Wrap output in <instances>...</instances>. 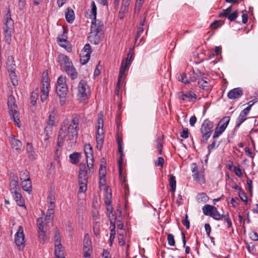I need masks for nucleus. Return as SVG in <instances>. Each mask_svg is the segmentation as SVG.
I'll list each match as a JSON object with an SVG mask.
<instances>
[{"instance_id": "1", "label": "nucleus", "mask_w": 258, "mask_h": 258, "mask_svg": "<svg viewBox=\"0 0 258 258\" xmlns=\"http://www.w3.org/2000/svg\"><path fill=\"white\" fill-rule=\"evenodd\" d=\"M80 118L79 114H75L72 116L71 122L67 128V134L62 127L61 128L57 138V146L58 147L60 148L62 146L66 137L68 138L67 141L69 146L72 147L75 145L78 136Z\"/></svg>"}, {"instance_id": "2", "label": "nucleus", "mask_w": 258, "mask_h": 258, "mask_svg": "<svg viewBox=\"0 0 258 258\" xmlns=\"http://www.w3.org/2000/svg\"><path fill=\"white\" fill-rule=\"evenodd\" d=\"M57 61L61 68L70 77L72 80L78 77V72L69 57L63 54L58 55Z\"/></svg>"}, {"instance_id": "3", "label": "nucleus", "mask_w": 258, "mask_h": 258, "mask_svg": "<svg viewBox=\"0 0 258 258\" xmlns=\"http://www.w3.org/2000/svg\"><path fill=\"white\" fill-rule=\"evenodd\" d=\"M103 23L98 21V23L92 22L90 32L88 36V41L94 44L100 43L103 37Z\"/></svg>"}, {"instance_id": "4", "label": "nucleus", "mask_w": 258, "mask_h": 258, "mask_svg": "<svg viewBox=\"0 0 258 258\" xmlns=\"http://www.w3.org/2000/svg\"><path fill=\"white\" fill-rule=\"evenodd\" d=\"M66 77L60 76L58 77L56 85V93L59 98L60 104L62 106L66 101L68 92Z\"/></svg>"}, {"instance_id": "5", "label": "nucleus", "mask_w": 258, "mask_h": 258, "mask_svg": "<svg viewBox=\"0 0 258 258\" xmlns=\"http://www.w3.org/2000/svg\"><path fill=\"white\" fill-rule=\"evenodd\" d=\"M5 18L4 33L5 41L10 44L11 41L12 35L14 32V22L11 18V14L10 10H8V13L5 15Z\"/></svg>"}, {"instance_id": "6", "label": "nucleus", "mask_w": 258, "mask_h": 258, "mask_svg": "<svg viewBox=\"0 0 258 258\" xmlns=\"http://www.w3.org/2000/svg\"><path fill=\"white\" fill-rule=\"evenodd\" d=\"M8 106L11 119L14 122L15 125L20 127L19 112L17 111L18 107L15 104V98L12 95L8 97Z\"/></svg>"}, {"instance_id": "7", "label": "nucleus", "mask_w": 258, "mask_h": 258, "mask_svg": "<svg viewBox=\"0 0 258 258\" xmlns=\"http://www.w3.org/2000/svg\"><path fill=\"white\" fill-rule=\"evenodd\" d=\"M117 146H118V151L119 154V159L118 160V169H119V173L120 177L121 175V166L123 163V157H124V154L123 152V141H122V138L120 135H117ZM121 183L124 184V188L127 187V185L125 183V178L124 177H121Z\"/></svg>"}, {"instance_id": "8", "label": "nucleus", "mask_w": 258, "mask_h": 258, "mask_svg": "<svg viewBox=\"0 0 258 258\" xmlns=\"http://www.w3.org/2000/svg\"><path fill=\"white\" fill-rule=\"evenodd\" d=\"M78 98L82 101L88 99L90 95V89L86 81L81 80L77 87Z\"/></svg>"}, {"instance_id": "9", "label": "nucleus", "mask_w": 258, "mask_h": 258, "mask_svg": "<svg viewBox=\"0 0 258 258\" xmlns=\"http://www.w3.org/2000/svg\"><path fill=\"white\" fill-rule=\"evenodd\" d=\"M50 83L49 78L47 74L43 76L41 81V86L40 87L41 96L40 99L42 102H44L47 99L49 91Z\"/></svg>"}, {"instance_id": "10", "label": "nucleus", "mask_w": 258, "mask_h": 258, "mask_svg": "<svg viewBox=\"0 0 258 258\" xmlns=\"http://www.w3.org/2000/svg\"><path fill=\"white\" fill-rule=\"evenodd\" d=\"M132 58V54H131V52H130L127 54V57L125 60H123L121 63V66L119 71V74L118 78V81L116 85V88L115 90V93L117 95L118 94L119 89L120 87V80L122 78L123 75L125 74L126 70L127 69L129 65L131 63Z\"/></svg>"}, {"instance_id": "11", "label": "nucleus", "mask_w": 258, "mask_h": 258, "mask_svg": "<svg viewBox=\"0 0 258 258\" xmlns=\"http://www.w3.org/2000/svg\"><path fill=\"white\" fill-rule=\"evenodd\" d=\"M213 123L208 119L204 120L201 127V133L202 137L206 142L211 137L212 133Z\"/></svg>"}, {"instance_id": "12", "label": "nucleus", "mask_w": 258, "mask_h": 258, "mask_svg": "<svg viewBox=\"0 0 258 258\" xmlns=\"http://www.w3.org/2000/svg\"><path fill=\"white\" fill-rule=\"evenodd\" d=\"M15 242L19 250H23L25 247V235L23 227H19L18 230L15 235Z\"/></svg>"}, {"instance_id": "13", "label": "nucleus", "mask_w": 258, "mask_h": 258, "mask_svg": "<svg viewBox=\"0 0 258 258\" xmlns=\"http://www.w3.org/2000/svg\"><path fill=\"white\" fill-rule=\"evenodd\" d=\"M210 217H212L213 219L216 220L224 219V221L227 224L228 228H231L232 226V222L228 212L226 215L220 214L217 210V209L215 207Z\"/></svg>"}, {"instance_id": "14", "label": "nucleus", "mask_w": 258, "mask_h": 258, "mask_svg": "<svg viewBox=\"0 0 258 258\" xmlns=\"http://www.w3.org/2000/svg\"><path fill=\"white\" fill-rule=\"evenodd\" d=\"M232 6L229 7L226 9L223 10L219 14V17L227 18L229 21H233L238 17L237 11L232 12Z\"/></svg>"}, {"instance_id": "15", "label": "nucleus", "mask_w": 258, "mask_h": 258, "mask_svg": "<svg viewBox=\"0 0 258 258\" xmlns=\"http://www.w3.org/2000/svg\"><path fill=\"white\" fill-rule=\"evenodd\" d=\"M256 101H253L248 107H247L240 112L236 121V127H239L241 124L246 119V116L248 114L251 106L254 104V103Z\"/></svg>"}, {"instance_id": "16", "label": "nucleus", "mask_w": 258, "mask_h": 258, "mask_svg": "<svg viewBox=\"0 0 258 258\" xmlns=\"http://www.w3.org/2000/svg\"><path fill=\"white\" fill-rule=\"evenodd\" d=\"M88 179L86 165L81 163L79 165L78 182L88 183Z\"/></svg>"}, {"instance_id": "17", "label": "nucleus", "mask_w": 258, "mask_h": 258, "mask_svg": "<svg viewBox=\"0 0 258 258\" xmlns=\"http://www.w3.org/2000/svg\"><path fill=\"white\" fill-rule=\"evenodd\" d=\"M20 191L21 190H18L11 193L17 205L26 209V207L25 204V200L22 197Z\"/></svg>"}, {"instance_id": "18", "label": "nucleus", "mask_w": 258, "mask_h": 258, "mask_svg": "<svg viewBox=\"0 0 258 258\" xmlns=\"http://www.w3.org/2000/svg\"><path fill=\"white\" fill-rule=\"evenodd\" d=\"M67 31L66 30H63V33L61 35V37H58L57 38V41L58 44L62 47L64 48L68 51L71 49V48L68 47L69 45V42L67 40V36L66 35Z\"/></svg>"}, {"instance_id": "19", "label": "nucleus", "mask_w": 258, "mask_h": 258, "mask_svg": "<svg viewBox=\"0 0 258 258\" xmlns=\"http://www.w3.org/2000/svg\"><path fill=\"white\" fill-rule=\"evenodd\" d=\"M243 94V90L241 88H236L231 90L227 94L230 99H238Z\"/></svg>"}, {"instance_id": "20", "label": "nucleus", "mask_w": 258, "mask_h": 258, "mask_svg": "<svg viewBox=\"0 0 258 258\" xmlns=\"http://www.w3.org/2000/svg\"><path fill=\"white\" fill-rule=\"evenodd\" d=\"M40 225V230H38V240L42 244H45L49 239V235L46 233V231L42 230V227Z\"/></svg>"}, {"instance_id": "21", "label": "nucleus", "mask_w": 258, "mask_h": 258, "mask_svg": "<svg viewBox=\"0 0 258 258\" xmlns=\"http://www.w3.org/2000/svg\"><path fill=\"white\" fill-rule=\"evenodd\" d=\"M10 191L11 192H14L15 191L21 190L18 181V178L16 176H13L10 182Z\"/></svg>"}, {"instance_id": "22", "label": "nucleus", "mask_w": 258, "mask_h": 258, "mask_svg": "<svg viewBox=\"0 0 258 258\" xmlns=\"http://www.w3.org/2000/svg\"><path fill=\"white\" fill-rule=\"evenodd\" d=\"M103 114L99 113L97 120V125L96 126L97 131L96 135L104 136L103 130Z\"/></svg>"}, {"instance_id": "23", "label": "nucleus", "mask_w": 258, "mask_h": 258, "mask_svg": "<svg viewBox=\"0 0 258 258\" xmlns=\"http://www.w3.org/2000/svg\"><path fill=\"white\" fill-rule=\"evenodd\" d=\"M205 78L203 77L202 79H198V85L200 88L204 90L207 91H211L212 89L211 85L208 81L204 79Z\"/></svg>"}, {"instance_id": "24", "label": "nucleus", "mask_w": 258, "mask_h": 258, "mask_svg": "<svg viewBox=\"0 0 258 258\" xmlns=\"http://www.w3.org/2000/svg\"><path fill=\"white\" fill-rule=\"evenodd\" d=\"M46 219H43L42 217L38 218L37 220V225L38 228V230H40V225H41V227H42V230L43 231H47L48 230L50 226H52L50 224H46Z\"/></svg>"}, {"instance_id": "25", "label": "nucleus", "mask_w": 258, "mask_h": 258, "mask_svg": "<svg viewBox=\"0 0 258 258\" xmlns=\"http://www.w3.org/2000/svg\"><path fill=\"white\" fill-rule=\"evenodd\" d=\"M54 254L56 258H65L63 247L61 243L55 244Z\"/></svg>"}, {"instance_id": "26", "label": "nucleus", "mask_w": 258, "mask_h": 258, "mask_svg": "<svg viewBox=\"0 0 258 258\" xmlns=\"http://www.w3.org/2000/svg\"><path fill=\"white\" fill-rule=\"evenodd\" d=\"M10 144L13 148H15L17 150H20L22 146L21 142L18 139H16L15 136L13 135L10 139Z\"/></svg>"}, {"instance_id": "27", "label": "nucleus", "mask_w": 258, "mask_h": 258, "mask_svg": "<svg viewBox=\"0 0 258 258\" xmlns=\"http://www.w3.org/2000/svg\"><path fill=\"white\" fill-rule=\"evenodd\" d=\"M7 68L8 72L16 70V64L14 57L12 56H9L8 57L7 61Z\"/></svg>"}, {"instance_id": "28", "label": "nucleus", "mask_w": 258, "mask_h": 258, "mask_svg": "<svg viewBox=\"0 0 258 258\" xmlns=\"http://www.w3.org/2000/svg\"><path fill=\"white\" fill-rule=\"evenodd\" d=\"M21 186L25 191L29 193L31 191L32 188L30 178L21 181Z\"/></svg>"}, {"instance_id": "29", "label": "nucleus", "mask_w": 258, "mask_h": 258, "mask_svg": "<svg viewBox=\"0 0 258 258\" xmlns=\"http://www.w3.org/2000/svg\"><path fill=\"white\" fill-rule=\"evenodd\" d=\"M54 213V209H48L47 214L45 217L46 220V224H50L51 225H53V215Z\"/></svg>"}, {"instance_id": "30", "label": "nucleus", "mask_w": 258, "mask_h": 258, "mask_svg": "<svg viewBox=\"0 0 258 258\" xmlns=\"http://www.w3.org/2000/svg\"><path fill=\"white\" fill-rule=\"evenodd\" d=\"M215 208L213 206L206 204L202 208L203 212L205 215L211 216Z\"/></svg>"}, {"instance_id": "31", "label": "nucleus", "mask_w": 258, "mask_h": 258, "mask_svg": "<svg viewBox=\"0 0 258 258\" xmlns=\"http://www.w3.org/2000/svg\"><path fill=\"white\" fill-rule=\"evenodd\" d=\"M169 184L171 187V191L172 193L175 192L176 187V181L175 176L173 174L169 175Z\"/></svg>"}, {"instance_id": "32", "label": "nucleus", "mask_w": 258, "mask_h": 258, "mask_svg": "<svg viewBox=\"0 0 258 258\" xmlns=\"http://www.w3.org/2000/svg\"><path fill=\"white\" fill-rule=\"evenodd\" d=\"M66 19L68 22L72 23L75 19L74 11L72 9L68 8L67 12L66 13Z\"/></svg>"}, {"instance_id": "33", "label": "nucleus", "mask_w": 258, "mask_h": 258, "mask_svg": "<svg viewBox=\"0 0 258 258\" xmlns=\"http://www.w3.org/2000/svg\"><path fill=\"white\" fill-rule=\"evenodd\" d=\"M71 162L74 164H76L79 162V159L81 157V154L80 153L74 152L70 155Z\"/></svg>"}, {"instance_id": "34", "label": "nucleus", "mask_w": 258, "mask_h": 258, "mask_svg": "<svg viewBox=\"0 0 258 258\" xmlns=\"http://www.w3.org/2000/svg\"><path fill=\"white\" fill-rule=\"evenodd\" d=\"M164 135H162L161 137H159L156 140V148L158 151L159 154L161 155L162 154V149L163 144Z\"/></svg>"}, {"instance_id": "35", "label": "nucleus", "mask_w": 258, "mask_h": 258, "mask_svg": "<svg viewBox=\"0 0 258 258\" xmlns=\"http://www.w3.org/2000/svg\"><path fill=\"white\" fill-rule=\"evenodd\" d=\"M104 136L96 135V140L97 146L96 148L99 150H101L103 147L104 143Z\"/></svg>"}, {"instance_id": "36", "label": "nucleus", "mask_w": 258, "mask_h": 258, "mask_svg": "<svg viewBox=\"0 0 258 258\" xmlns=\"http://www.w3.org/2000/svg\"><path fill=\"white\" fill-rule=\"evenodd\" d=\"M26 150L28 154L29 158L31 159H34L35 151H34L33 147L31 143H27Z\"/></svg>"}, {"instance_id": "37", "label": "nucleus", "mask_w": 258, "mask_h": 258, "mask_svg": "<svg viewBox=\"0 0 258 258\" xmlns=\"http://www.w3.org/2000/svg\"><path fill=\"white\" fill-rule=\"evenodd\" d=\"M225 128L223 126L219 125L218 126V124L216 126L215 132L214 133V135L213 136V139H216L218 138L219 136H220L223 132L225 131Z\"/></svg>"}, {"instance_id": "38", "label": "nucleus", "mask_w": 258, "mask_h": 258, "mask_svg": "<svg viewBox=\"0 0 258 258\" xmlns=\"http://www.w3.org/2000/svg\"><path fill=\"white\" fill-rule=\"evenodd\" d=\"M85 151L87 158L89 157L91 158V160H93V148L90 144L86 145L85 146Z\"/></svg>"}, {"instance_id": "39", "label": "nucleus", "mask_w": 258, "mask_h": 258, "mask_svg": "<svg viewBox=\"0 0 258 258\" xmlns=\"http://www.w3.org/2000/svg\"><path fill=\"white\" fill-rule=\"evenodd\" d=\"M224 24V21L223 20H215L210 24V28L212 29L215 30L220 28Z\"/></svg>"}, {"instance_id": "40", "label": "nucleus", "mask_w": 258, "mask_h": 258, "mask_svg": "<svg viewBox=\"0 0 258 258\" xmlns=\"http://www.w3.org/2000/svg\"><path fill=\"white\" fill-rule=\"evenodd\" d=\"M90 55L89 53H81L80 61L82 64H86L89 61Z\"/></svg>"}, {"instance_id": "41", "label": "nucleus", "mask_w": 258, "mask_h": 258, "mask_svg": "<svg viewBox=\"0 0 258 258\" xmlns=\"http://www.w3.org/2000/svg\"><path fill=\"white\" fill-rule=\"evenodd\" d=\"M91 13L93 16V20L92 22H95L96 23H98L99 21L96 19L97 7L94 1L91 2Z\"/></svg>"}, {"instance_id": "42", "label": "nucleus", "mask_w": 258, "mask_h": 258, "mask_svg": "<svg viewBox=\"0 0 258 258\" xmlns=\"http://www.w3.org/2000/svg\"><path fill=\"white\" fill-rule=\"evenodd\" d=\"M230 120V117L229 116H226L223 117L219 122L218 126H223L225 128L227 127Z\"/></svg>"}, {"instance_id": "43", "label": "nucleus", "mask_w": 258, "mask_h": 258, "mask_svg": "<svg viewBox=\"0 0 258 258\" xmlns=\"http://www.w3.org/2000/svg\"><path fill=\"white\" fill-rule=\"evenodd\" d=\"M10 73V77L12 81V83L14 86H17L18 84V81L17 80V77L15 73V71L9 72Z\"/></svg>"}, {"instance_id": "44", "label": "nucleus", "mask_w": 258, "mask_h": 258, "mask_svg": "<svg viewBox=\"0 0 258 258\" xmlns=\"http://www.w3.org/2000/svg\"><path fill=\"white\" fill-rule=\"evenodd\" d=\"M100 224L99 221H95L93 223V230L94 234L98 236L100 235Z\"/></svg>"}, {"instance_id": "45", "label": "nucleus", "mask_w": 258, "mask_h": 258, "mask_svg": "<svg viewBox=\"0 0 258 258\" xmlns=\"http://www.w3.org/2000/svg\"><path fill=\"white\" fill-rule=\"evenodd\" d=\"M194 179L200 183L204 182V176L200 174L199 172L195 173L192 175Z\"/></svg>"}, {"instance_id": "46", "label": "nucleus", "mask_w": 258, "mask_h": 258, "mask_svg": "<svg viewBox=\"0 0 258 258\" xmlns=\"http://www.w3.org/2000/svg\"><path fill=\"white\" fill-rule=\"evenodd\" d=\"M209 200V197L204 192L200 193L198 195V200L199 202H207Z\"/></svg>"}, {"instance_id": "47", "label": "nucleus", "mask_w": 258, "mask_h": 258, "mask_svg": "<svg viewBox=\"0 0 258 258\" xmlns=\"http://www.w3.org/2000/svg\"><path fill=\"white\" fill-rule=\"evenodd\" d=\"M185 95L186 96V98H188L189 101H192L194 99L196 100L198 97L197 94L191 90L188 91L185 93Z\"/></svg>"}, {"instance_id": "48", "label": "nucleus", "mask_w": 258, "mask_h": 258, "mask_svg": "<svg viewBox=\"0 0 258 258\" xmlns=\"http://www.w3.org/2000/svg\"><path fill=\"white\" fill-rule=\"evenodd\" d=\"M20 178L21 181L29 179V172L26 170L21 171L20 173Z\"/></svg>"}, {"instance_id": "49", "label": "nucleus", "mask_w": 258, "mask_h": 258, "mask_svg": "<svg viewBox=\"0 0 258 258\" xmlns=\"http://www.w3.org/2000/svg\"><path fill=\"white\" fill-rule=\"evenodd\" d=\"M54 244L61 243V237L59 230L56 228L55 231V235L54 237Z\"/></svg>"}, {"instance_id": "50", "label": "nucleus", "mask_w": 258, "mask_h": 258, "mask_svg": "<svg viewBox=\"0 0 258 258\" xmlns=\"http://www.w3.org/2000/svg\"><path fill=\"white\" fill-rule=\"evenodd\" d=\"M79 184V192H85L87 190V183L78 182Z\"/></svg>"}, {"instance_id": "51", "label": "nucleus", "mask_w": 258, "mask_h": 258, "mask_svg": "<svg viewBox=\"0 0 258 258\" xmlns=\"http://www.w3.org/2000/svg\"><path fill=\"white\" fill-rule=\"evenodd\" d=\"M205 230L206 231V234L207 235V236L211 239L212 241H213V240H214V238L213 237H211L210 236V233L211 231V227L210 224L208 223L205 224Z\"/></svg>"}, {"instance_id": "52", "label": "nucleus", "mask_w": 258, "mask_h": 258, "mask_svg": "<svg viewBox=\"0 0 258 258\" xmlns=\"http://www.w3.org/2000/svg\"><path fill=\"white\" fill-rule=\"evenodd\" d=\"M168 243L170 246H174L175 244L174 236L172 234L167 235Z\"/></svg>"}, {"instance_id": "53", "label": "nucleus", "mask_w": 258, "mask_h": 258, "mask_svg": "<svg viewBox=\"0 0 258 258\" xmlns=\"http://www.w3.org/2000/svg\"><path fill=\"white\" fill-rule=\"evenodd\" d=\"M180 78H178V80L185 84H189L188 80L186 78L187 76L185 73H182L180 75Z\"/></svg>"}, {"instance_id": "54", "label": "nucleus", "mask_w": 258, "mask_h": 258, "mask_svg": "<svg viewBox=\"0 0 258 258\" xmlns=\"http://www.w3.org/2000/svg\"><path fill=\"white\" fill-rule=\"evenodd\" d=\"M164 163V159L162 157H159L158 158L157 161L155 162V165L156 167H163V164Z\"/></svg>"}, {"instance_id": "55", "label": "nucleus", "mask_w": 258, "mask_h": 258, "mask_svg": "<svg viewBox=\"0 0 258 258\" xmlns=\"http://www.w3.org/2000/svg\"><path fill=\"white\" fill-rule=\"evenodd\" d=\"M82 53H89V55L91 54V52H92V50H91V46L89 44H86L83 49V50L82 51Z\"/></svg>"}, {"instance_id": "56", "label": "nucleus", "mask_w": 258, "mask_h": 258, "mask_svg": "<svg viewBox=\"0 0 258 258\" xmlns=\"http://www.w3.org/2000/svg\"><path fill=\"white\" fill-rule=\"evenodd\" d=\"M131 0H122L121 10L123 11L126 10L127 7L130 4V2Z\"/></svg>"}, {"instance_id": "57", "label": "nucleus", "mask_w": 258, "mask_h": 258, "mask_svg": "<svg viewBox=\"0 0 258 258\" xmlns=\"http://www.w3.org/2000/svg\"><path fill=\"white\" fill-rule=\"evenodd\" d=\"M188 131L187 128H183L182 132L180 133V137L184 139H186L188 137Z\"/></svg>"}, {"instance_id": "58", "label": "nucleus", "mask_w": 258, "mask_h": 258, "mask_svg": "<svg viewBox=\"0 0 258 258\" xmlns=\"http://www.w3.org/2000/svg\"><path fill=\"white\" fill-rule=\"evenodd\" d=\"M188 216L187 214L185 215V219L182 220V223L184 226H185L187 229H188L190 227L189 221L188 220Z\"/></svg>"}, {"instance_id": "59", "label": "nucleus", "mask_w": 258, "mask_h": 258, "mask_svg": "<svg viewBox=\"0 0 258 258\" xmlns=\"http://www.w3.org/2000/svg\"><path fill=\"white\" fill-rule=\"evenodd\" d=\"M118 243L120 245L123 246L125 244V241L124 240V237L122 234L119 233L118 236Z\"/></svg>"}, {"instance_id": "60", "label": "nucleus", "mask_w": 258, "mask_h": 258, "mask_svg": "<svg viewBox=\"0 0 258 258\" xmlns=\"http://www.w3.org/2000/svg\"><path fill=\"white\" fill-rule=\"evenodd\" d=\"M99 175L102 176H105L106 175V167L103 165H101L99 168Z\"/></svg>"}, {"instance_id": "61", "label": "nucleus", "mask_w": 258, "mask_h": 258, "mask_svg": "<svg viewBox=\"0 0 258 258\" xmlns=\"http://www.w3.org/2000/svg\"><path fill=\"white\" fill-rule=\"evenodd\" d=\"M192 73L198 78L205 75V74L201 72L199 69L193 70Z\"/></svg>"}, {"instance_id": "62", "label": "nucleus", "mask_w": 258, "mask_h": 258, "mask_svg": "<svg viewBox=\"0 0 258 258\" xmlns=\"http://www.w3.org/2000/svg\"><path fill=\"white\" fill-rule=\"evenodd\" d=\"M239 196L242 201L245 202L246 203L247 202V197L245 193L243 191L239 192Z\"/></svg>"}, {"instance_id": "63", "label": "nucleus", "mask_w": 258, "mask_h": 258, "mask_svg": "<svg viewBox=\"0 0 258 258\" xmlns=\"http://www.w3.org/2000/svg\"><path fill=\"white\" fill-rule=\"evenodd\" d=\"M242 22L243 24H246L248 21V16L246 14V11H242Z\"/></svg>"}, {"instance_id": "64", "label": "nucleus", "mask_w": 258, "mask_h": 258, "mask_svg": "<svg viewBox=\"0 0 258 258\" xmlns=\"http://www.w3.org/2000/svg\"><path fill=\"white\" fill-rule=\"evenodd\" d=\"M233 171L235 174L238 177H241L242 175L241 170L239 167L235 166Z\"/></svg>"}]
</instances>
